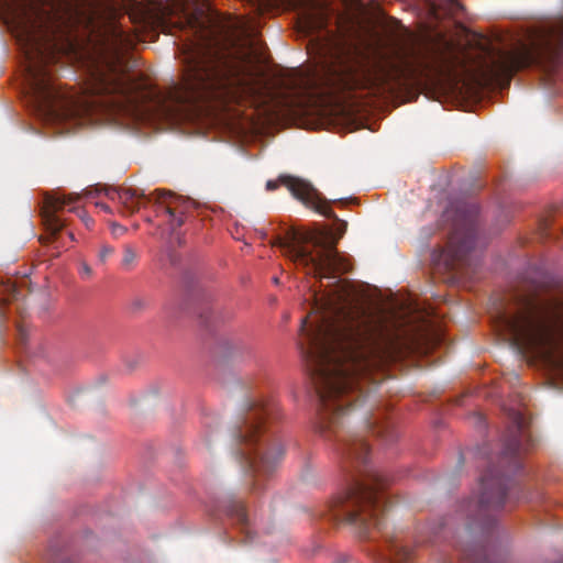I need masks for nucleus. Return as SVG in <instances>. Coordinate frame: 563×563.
<instances>
[{
  "label": "nucleus",
  "instance_id": "obj_11",
  "mask_svg": "<svg viewBox=\"0 0 563 563\" xmlns=\"http://www.w3.org/2000/svg\"><path fill=\"white\" fill-rule=\"evenodd\" d=\"M79 199L80 196L77 194L65 196L56 192L45 197L41 209V217L45 230L52 240H55L56 235L66 227V221L57 214L65 208H68L70 212H75L88 229L91 227L93 220L85 210L75 206Z\"/></svg>",
  "mask_w": 563,
  "mask_h": 563
},
{
  "label": "nucleus",
  "instance_id": "obj_19",
  "mask_svg": "<svg viewBox=\"0 0 563 563\" xmlns=\"http://www.w3.org/2000/svg\"><path fill=\"white\" fill-rule=\"evenodd\" d=\"M133 46V40L130 35L125 34L122 30H113L109 49L113 53L114 58L119 60V55L123 49H129Z\"/></svg>",
  "mask_w": 563,
  "mask_h": 563
},
{
  "label": "nucleus",
  "instance_id": "obj_2",
  "mask_svg": "<svg viewBox=\"0 0 563 563\" xmlns=\"http://www.w3.org/2000/svg\"><path fill=\"white\" fill-rule=\"evenodd\" d=\"M459 46L445 33L427 31L398 52V63L369 66L344 48L330 52L319 69H294L279 79L286 92L313 98L357 89L385 90L391 82L415 80L430 73L442 75L460 65Z\"/></svg>",
  "mask_w": 563,
  "mask_h": 563
},
{
  "label": "nucleus",
  "instance_id": "obj_9",
  "mask_svg": "<svg viewBox=\"0 0 563 563\" xmlns=\"http://www.w3.org/2000/svg\"><path fill=\"white\" fill-rule=\"evenodd\" d=\"M385 475L369 471L362 478H354L347 489L333 501V517L357 526L366 534L372 528L380 530L387 509L384 489Z\"/></svg>",
  "mask_w": 563,
  "mask_h": 563
},
{
  "label": "nucleus",
  "instance_id": "obj_23",
  "mask_svg": "<svg viewBox=\"0 0 563 563\" xmlns=\"http://www.w3.org/2000/svg\"><path fill=\"white\" fill-rule=\"evenodd\" d=\"M114 253V249L110 245H102L99 253L98 258L101 263H106L107 260Z\"/></svg>",
  "mask_w": 563,
  "mask_h": 563
},
{
  "label": "nucleus",
  "instance_id": "obj_29",
  "mask_svg": "<svg viewBox=\"0 0 563 563\" xmlns=\"http://www.w3.org/2000/svg\"><path fill=\"white\" fill-rule=\"evenodd\" d=\"M199 27H200V29H199V32L203 33V32H205V26H203V25H200Z\"/></svg>",
  "mask_w": 563,
  "mask_h": 563
},
{
  "label": "nucleus",
  "instance_id": "obj_28",
  "mask_svg": "<svg viewBox=\"0 0 563 563\" xmlns=\"http://www.w3.org/2000/svg\"><path fill=\"white\" fill-rule=\"evenodd\" d=\"M380 424H377V421H374V422H369L368 427L371 428V430L373 431V428H377L379 427Z\"/></svg>",
  "mask_w": 563,
  "mask_h": 563
},
{
  "label": "nucleus",
  "instance_id": "obj_4",
  "mask_svg": "<svg viewBox=\"0 0 563 563\" xmlns=\"http://www.w3.org/2000/svg\"><path fill=\"white\" fill-rule=\"evenodd\" d=\"M210 35L201 34L186 54V73L181 85L175 86L159 104L161 115L176 119L185 107L200 102H224L234 97L239 89L247 86L245 63L221 54L210 47Z\"/></svg>",
  "mask_w": 563,
  "mask_h": 563
},
{
  "label": "nucleus",
  "instance_id": "obj_5",
  "mask_svg": "<svg viewBox=\"0 0 563 563\" xmlns=\"http://www.w3.org/2000/svg\"><path fill=\"white\" fill-rule=\"evenodd\" d=\"M494 323L520 353L553 363L563 347V291L517 295L516 309L498 311Z\"/></svg>",
  "mask_w": 563,
  "mask_h": 563
},
{
  "label": "nucleus",
  "instance_id": "obj_15",
  "mask_svg": "<svg viewBox=\"0 0 563 563\" xmlns=\"http://www.w3.org/2000/svg\"><path fill=\"white\" fill-rule=\"evenodd\" d=\"M342 441L341 452L345 467H349L350 464L353 467L360 468V473L364 477L371 471L366 468L369 454L367 442L358 435H351Z\"/></svg>",
  "mask_w": 563,
  "mask_h": 563
},
{
  "label": "nucleus",
  "instance_id": "obj_30",
  "mask_svg": "<svg viewBox=\"0 0 563 563\" xmlns=\"http://www.w3.org/2000/svg\"><path fill=\"white\" fill-rule=\"evenodd\" d=\"M69 238L74 240V234L71 232H69Z\"/></svg>",
  "mask_w": 563,
  "mask_h": 563
},
{
  "label": "nucleus",
  "instance_id": "obj_6",
  "mask_svg": "<svg viewBox=\"0 0 563 563\" xmlns=\"http://www.w3.org/2000/svg\"><path fill=\"white\" fill-rule=\"evenodd\" d=\"M563 59V18L530 43L520 42L510 49L487 47L484 56L470 69L473 81L481 87L509 86L515 73L536 67L552 74Z\"/></svg>",
  "mask_w": 563,
  "mask_h": 563
},
{
  "label": "nucleus",
  "instance_id": "obj_1",
  "mask_svg": "<svg viewBox=\"0 0 563 563\" xmlns=\"http://www.w3.org/2000/svg\"><path fill=\"white\" fill-rule=\"evenodd\" d=\"M336 243L330 232L310 235L294 230L272 242L319 280L333 279L322 295L311 296V312L301 320L299 340L320 404L321 433L336 432L351 405L364 397L363 382H374L373 372L394 361L400 351L396 333L358 305L350 283L336 275L352 269Z\"/></svg>",
  "mask_w": 563,
  "mask_h": 563
},
{
  "label": "nucleus",
  "instance_id": "obj_16",
  "mask_svg": "<svg viewBox=\"0 0 563 563\" xmlns=\"http://www.w3.org/2000/svg\"><path fill=\"white\" fill-rule=\"evenodd\" d=\"M297 2L300 7H309L301 14L305 27L309 31H318L327 26L330 9L325 2L316 0H298Z\"/></svg>",
  "mask_w": 563,
  "mask_h": 563
},
{
  "label": "nucleus",
  "instance_id": "obj_24",
  "mask_svg": "<svg viewBox=\"0 0 563 563\" xmlns=\"http://www.w3.org/2000/svg\"><path fill=\"white\" fill-rule=\"evenodd\" d=\"M146 300L143 299V298H134L132 301H131V309L133 311H141L142 309H144L146 307Z\"/></svg>",
  "mask_w": 563,
  "mask_h": 563
},
{
  "label": "nucleus",
  "instance_id": "obj_3",
  "mask_svg": "<svg viewBox=\"0 0 563 563\" xmlns=\"http://www.w3.org/2000/svg\"><path fill=\"white\" fill-rule=\"evenodd\" d=\"M25 80L37 113L55 124L79 126L92 121L95 113H125L136 110L142 84L117 63L106 62L90 70L84 98L63 90L49 69L53 57L33 35L24 43Z\"/></svg>",
  "mask_w": 563,
  "mask_h": 563
},
{
  "label": "nucleus",
  "instance_id": "obj_21",
  "mask_svg": "<svg viewBox=\"0 0 563 563\" xmlns=\"http://www.w3.org/2000/svg\"><path fill=\"white\" fill-rule=\"evenodd\" d=\"M373 433L386 442H391L396 439L395 430L389 422H384L379 427L373 428Z\"/></svg>",
  "mask_w": 563,
  "mask_h": 563
},
{
  "label": "nucleus",
  "instance_id": "obj_25",
  "mask_svg": "<svg viewBox=\"0 0 563 563\" xmlns=\"http://www.w3.org/2000/svg\"><path fill=\"white\" fill-rule=\"evenodd\" d=\"M80 274L84 277L89 278L92 275V269L87 263H81L80 264Z\"/></svg>",
  "mask_w": 563,
  "mask_h": 563
},
{
  "label": "nucleus",
  "instance_id": "obj_10",
  "mask_svg": "<svg viewBox=\"0 0 563 563\" xmlns=\"http://www.w3.org/2000/svg\"><path fill=\"white\" fill-rule=\"evenodd\" d=\"M508 478L493 470L487 471L481 478V495L477 500H468L464 511L473 523L487 529L494 522V514L506 503ZM472 527V522L467 523Z\"/></svg>",
  "mask_w": 563,
  "mask_h": 563
},
{
  "label": "nucleus",
  "instance_id": "obj_7",
  "mask_svg": "<svg viewBox=\"0 0 563 563\" xmlns=\"http://www.w3.org/2000/svg\"><path fill=\"white\" fill-rule=\"evenodd\" d=\"M278 410L275 401L250 399L233 431L234 454L247 468L253 490L262 489L264 481L273 474L284 454L283 445L272 429Z\"/></svg>",
  "mask_w": 563,
  "mask_h": 563
},
{
  "label": "nucleus",
  "instance_id": "obj_27",
  "mask_svg": "<svg viewBox=\"0 0 563 563\" xmlns=\"http://www.w3.org/2000/svg\"><path fill=\"white\" fill-rule=\"evenodd\" d=\"M97 207L101 208L106 212L110 211V208L107 205H104V203H97Z\"/></svg>",
  "mask_w": 563,
  "mask_h": 563
},
{
  "label": "nucleus",
  "instance_id": "obj_18",
  "mask_svg": "<svg viewBox=\"0 0 563 563\" xmlns=\"http://www.w3.org/2000/svg\"><path fill=\"white\" fill-rule=\"evenodd\" d=\"M379 560L382 563H412L411 551L398 540L390 541L388 555L384 554Z\"/></svg>",
  "mask_w": 563,
  "mask_h": 563
},
{
  "label": "nucleus",
  "instance_id": "obj_14",
  "mask_svg": "<svg viewBox=\"0 0 563 563\" xmlns=\"http://www.w3.org/2000/svg\"><path fill=\"white\" fill-rule=\"evenodd\" d=\"M155 201L157 203V217L166 218L172 230H176L184 224L187 213L192 208L190 199L165 190L155 191Z\"/></svg>",
  "mask_w": 563,
  "mask_h": 563
},
{
  "label": "nucleus",
  "instance_id": "obj_8",
  "mask_svg": "<svg viewBox=\"0 0 563 563\" xmlns=\"http://www.w3.org/2000/svg\"><path fill=\"white\" fill-rule=\"evenodd\" d=\"M478 207L474 202H452L442 213L441 223L450 227L445 246L432 252V263L446 271L474 269L479 262L477 235Z\"/></svg>",
  "mask_w": 563,
  "mask_h": 563
},
{
  "label": "nucleus",
  "instance_id": "obj_13",
  "mask_svg": "<svg viewBox=\"0 0 563 563\" xmlns=\"http://www.w3.org/2000/svg\"><path fill=\"white\" fill-rule=\"evenodd\" d=\"M509 426L504 437L503 460H508L512 468L520 467L521 454L533 445V439L527 430L525 416L517 410L509 413Z\"/></svg>",
  "mask_w": 563,
  "mask_h": 563
},
{
  "label": "nucleus",
  "instance_id": "obj_26",
  "mask_svg": "<svg viewBox=\"0 0 563 563\" xmlns=\"http://www.w3.org/2000/svg\"><path fill=\"white\" fill-rule=\"evenodd\" d=\"M430 10H431L432 15H433L435 19H439V18H440L441 13H440V11H439L438 7H437L434 3L431 5Z\"/></svg>",
  "mask_w": 563,
  "mask_h": 563
},
{
  "label": "nucleus",
  "instance_id": "obj_17",
  "mask_svg": "<svg viewBox=\"0 0 563 563\" xmlns=\"http://www.w3.org/2000/svg\"><path fill=\"white\" fill-rule=\"evenodd\" d=\"M106 195L111 200H118L130 213L141 208V200H151L143 190L132 188H109Z\"/></svg>",
  "mask_w": 563,
  "mask_h": 563
},
{
  "label": "nucleus",
  "instance_id": "obj_20",
  "mask_svg": "<svg viewBox=\"0 0 563 563\" xmlns=\"http://www.w3.org/2000/svg\"><path fill=\"white\" fill-rule=\"evenodd\" d=\"M137 252L131 245H124L121 258V268L125 272H131L137 264Z\"/></svg>",
  "mask_w": 563,
  "mask_h": 563
},
{
  "label": "nucleus",
  "instance_id": "obj_22",
  "mask_svg": "<svg viewBox=\"0 0 563 563\" xmlns=\"http://www.w3.org/2000/svg\"><path fill=\"white\" fill-rule=\"evenodd\" d=\"M228 512L231 516H234L240 523H242V525L247 523L246 511H245L244 505L241 501H233L229 506Z\"/></svg>",
  "mask_w": 563,
  "mask_h": 563
},
{
  "label": "nucleus",
  "instance_id": "obj_12",
  "mask_svg": "<svg viewBox=\"0 0 563 563\" xmlns=\"http://www.w3.org/2000/svg\"><path fill=\"white\" fill-rule=\"evenodd\" d=\"M282 185L285 186L290 194L307 208H310L327 218H335V213L331 209L329 202L310 183L298 177L282 175L276 180H267L266 190H276Z\"/></svg>",
  "mask_w": 563,
  "mask_h": 563
}]
</instances>
